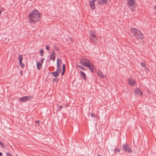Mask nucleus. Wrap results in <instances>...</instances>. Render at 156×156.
Instances as JSON below:
<instances>
[{"instance_id": "30", "label": "nucleus", "mask_w": 156, "mask_h": 156, "mask_svg": "<svg viewBox=\"0 0 156 156\" xmlns=\"http://www.w3.org/2000/svg\"><path fill=\"white\" fill-rule=\"evenodd\" d=\"M62 106H60L59 107H58V110H60L62 108Z\"/></svg>"}, {"instance_id": "14", "label": "nucleus", "mask_w": 156, "mask_h": 156, "mask_svg": "<svg viewBox=\"0 0 156 156\" xmlns=\"http://www.w3.org/2000/svg\"><path fill=\"white\" fill-rule=\"evenodd\" d=\"M97 74L98 76L101 78H105L106 77V75H103L101 71H97Z\"/></svg>"}, {"instance_id": "23", "label": "nucleus", "mask_w": 156, "mask_h": 156, "mask_svg": "<svg viewBox=\"0 0 156 156\" xmlns=\"http://www.w3.org/2000/svg\"><path fill=\"white\" fill-rule=\"evenodd\" d=\"M140 65L142 67H145L146 66V64L143 62L140 63Z\"/></svg>"}, {"instance_id": "24", "label": "nucleus", "mask_w": 156, "mask_h": 156, "mask_svg": "<svg viewBox=\"0 0 156 156\" xmlns=\"http://www.w3.org/2000/svg\"><path fill=\"white\" fill-rule=\"evenodd\" d=\"M115 152H119L120 151V150L118 149V148H116L114 149Z\"/></svg>"}, {"instance_id": "4", "label": "nucleus", "mask_w": 156, "mask_h": 156, "mask_svg": "<svg viewBox=\"0 0 156 156\" xmlns=\"http://www.w3.org/2000/svg\"><path fill=\"white\" fill-rule=\"evenodd\" d=\"M127 5L128 8L131 11H134L136 8L134 5V0H127Z\"/></svg>"}, {"instance_id": "26", "label": "nucleus", "mask_w": 156, "mask_h": 156, "mask_svg": "<svg viewBox=\"0 0 156 156\" xmlns=\"http://www.w3.org/2000/svg\"><path fill=\"white\" fill-rule=\"evenodd\" d=\"M20 66L22 68H23L24 67V64L22 63V62H21V63H20Z\"/></svg>"}, {"instance_id": "15", "label": "nucleus", "mask_w": 156, "mask_h": 156, "mask_svg": "<svg viewBox=\"0 0 156 156\" xmlns=\"http://www.w3.org/2000/svg\"><path fill=\"white\" fill-rule=\"evenodd\" d=\"M88 66H87L86 67H88L91 71L93 73L94 68L93 65L90 63Z\"/></svg>"}, {"instance_id": "28", "label": "nucleus", "mask_w": 156, "mask_h": 156, "mask_svg": "<svg viewBox=\"0 0 156 156\" xmlns=\"http://www.w3.org/2000/svg\"><path fill=\"white\" fill-rule=\"evenodd\" d=\"M6 156H12L8 152L6 153Z\"/></svg>"}, {"instance_id": "25", "label": "nucleus", "mask_w": 156, "mask_h": 156, "mask_svg": "<svg viewBox=\"0 0 156 156\" xmlns=\"http://www.w3.org/2000/svg\"><path fill=\"white\" fill-rule=\"evenodd\" d=\"M40 53L41 55V56H42L43 55V49H41L40 50Z\"/></svg>"}, {"instance_id": "3", "label": "nucleus", "mask_w": 156, "mask_h": 156, "mask_svg": "<svg viewBox=\"0 0 156 156\" xmlns=\"http://www.w3.org/2000/svg\"><path fill=\"white\" fill-rule=\"evenodd\" d=\"M89 38L93 43H96L98 40V38L96 36V34L93 31H90L89 33Z\"/></svg>"}, {"instance_id": "40", "label": "nucleus", "mask_w": 156, "mask_h": 156, "mask_svg": "<svg viewBox=\"0 0 156 156\" xmlns=\"http://www.w3.org/2000/svg\"><path fill=\"white\" fill-rule=\"evenodd\" d=\"M2 13V12L0 11V14H1Z\"/></svg>"}, {"instance_id": "10", "label": "nucleus", "mask_w": 156, "mask_h": 156, "mask_svg": "<svg viewBox=\"0 0 156 156\" xmlns=\"http://www.w3.org/2000/svg\"><path fill=\"white\" fill-rule=\"evenodd\" d=\"M96 0H92L89 2V5L90 8L94 9H95V6L94 5V2Z\"/></svg>"}, {"instance_id": "27", "label": "nucleus", "mask_w": 156, "mask_h": 156, "mask_svg": "<svg viewBox=\"0 0 156 156\" xmlns=\"http://www.w3.org/2000/svg\"><path fill=\"white\" fill-rule=\"evenodd\" d=\"M66 67L65 65L64 64H63L62 65V70L65 71Z\"/></svg>"}, {"instance_id": "34", "label": "nucleus", "mask_w": 156, "mask_h": 156, "mask_svg": "<svg viewBox=\"0 0 156 156\" xmlns=\"http://www.w3.org/2000/svg\"><path fill=\"white\" fill-rule=\"evenodd\" d=\"M40 122V121H37L35 122V123H37L38 125H39V123Z\"/></svg>"}, {"instance_id": "2", "label": "nucleus", "mask_w": 156, "mask_h": 156, "mask_svg": "<svg viewBox=\"0 0 156 156\" xmlns=\"http://www.w3.org/2000/svg\"><path fill=\"white\" fill-rule=\"evenodd\" d=\"M130 30L131 33L135 36L136 39L139 40L143 38V34L139 30L135 28H132Z\"/></svg>"}, {"instance_id": "31", "label": "nucleus", "mask_w": 156, "mask_h": 156, "mask_svg": "<svg viewBox=\"0 0 156 156\" xmlns=\"http://www.w3.org/2000/svg\"><path fill=\"white\" fill-rule=\"evenodd\" d=\"M46 49L48 51L49 50V47L48 46H47L46 47Z\"/></svg>"}, {"instance_id": "36", "label": "nucleus", "mask_w": 156, "mask_h": 156, "mask_svg": "<svg viewBox=\"0 0 156 156\" xmlns=\"http://www.w3.org/2000/svg\"><path fill=\"white\" fill-rule=\"evenodd\" d=\"M145 70H148V68H145Z\"/></svg>"}, {"instance_id": "35", "label": "nucleus", "mask_w": 156, "mask_h": 156, "mask_svg": "<svg viewBox=\"0 0 156 156\" xmlns=\"http://www.w3.org/2000/svg\"><path fill=\"white\" fill-rule=\"evenodd\" d=\"M2 153L0 152V156H2Z\"/></svg>"}, {"instance_id": "12", "label": "nucleus", "mask_w": 156, "mask_h": 156, "mask_svg": "<svg viewBox=\"0 0 156 156\" xmlns=\"http://www.w3.org/2000/svg\"><path fill=\"white\" fill-rule=\"evenodd\" d=\"M62 60L60 58H58L57 61V70L59 69V67H60L62 64Z\"/></svg>"}, {"instance_id": "33", "label": "nucleus", "mask_w": 156, "mask_h": 156, "mask_svg": "<svg viewBox=\"0 0 156 156\" xmlns=\"http://www.w3.org/2000/svg\"><path fill=\"white\" fill-rule=\"evenodd\" d=\"M44 58H42V60H41V64H42L43 63V61H44Z\"/></svg>"}, {"instance_id": "11", "label": "nucleus", "mask_w": 156, "mask_h": 156, "mask_svg": "<svg viewBox=\"0 0 156 156\" xmlns=\"http://www.w3.org/2000/svg\"><path fill=\"white\" fill-rule=\"evenodd\" d=\"M55 52L54 51H52L51 55H50V58L49 60L52 59L54 62L55 61Z\"/></svg>"}, {"instance_id": "38", "label": "nucleus", "mask_w": 156, "mask_h": 156, "mask_svg": "<svg viewBox=\"0 0 156 156\" xmlns=\"http://www.w3.org/2000/svg\"><path fill=\"white\" fill-rule=\"evenodd\" d=\"M21 73H22V71H20V74H21Z\"/></svg>"}, {"instance_id": "1", "label": "nucleus", "mask_w": 156, "mask_h": 156, "mask_svg": "<svg viewBox=\"0 0 156 156\" xmlns=\"http://www.w3.org/2000/svg\"><path fill=\"white\" fill-rule=\"evenodd\" d=\"M41 16L37 10L34 9L28 15L29 22L31 23L37 22L40 20Z\"/></svg>"}, {"instance_id": "32", "label": "nucleus", "mask_w": 156, "mask_h": 156, "mask_svg": "<svg viewBox=\"0 0 156 156\" xmlns=\"http://www.w3.org/2000/svg\"><path fill=\"white\" fill-rule=\"evenodd\" d=\"M65 70H62V71L61 73V75H63L64 74V73L65 72Z\"/></svg>"}, {"instance_id": "6", "label": "nucleus", "mask_w": 156, "mask_h": 156, "mask_svg": "<svg viewBox=\"0 0 156 156\" xmlns=\"http://www.w3.org/2000/svg\"><path fill=\"white\" fill-rule=\"evenodd\" d=\"M33 98L32 96H23L19 99V101L22 102H24L28 101L32 99Z\"/></svg>"}, {"instance_id": "21", "label": "nucleus", "mask_w": 156, "mask_h": 156, "mask_svg": "<svg viewBox=\"0 0 156 156\" xmlns=\"http://www.w3.org/2000/svg\"><path fill=\"white\" fill-rule=\"evenodd\" d=\"M59 80V79L58 78H55L53 79V82H57Z\"/></svg>"}, {"instance_id": "22", "label": "nucleus", "mask_w": 156, "mask_h": 156, "mask_svg": "<svg viewBox=\"0 0 156 156\" xmlns=\"http://www.w3.org/2000/svg\"><path fill=\"white\" fill-rule=\"evenodd\" d=\"M0 145L2 146V147H4L5 146V145L4 143H3L2 142L0 141Z\"/></svg>"}, {"instance_id": "29", "label": "nucleus", "mask_w": 156, "mask_h": 156, "mask_svg": "<svg viewBox=\"0 0 156 156\" xmlns=\"http://www.w3.org/2000/svg\"><path fill=\"white\" fill-rule=\"evenodd\" d=\"M90 115L92 117L95 116V115L93 113H91Z\"/></svg>"}, {"instance_id": "7", "label": "nucleus", "mask_w": 156, "mask_h": 156, "mask_svg": "<svg viewBox=\"0 0 156 156\" xmlns=\"http://www.w3.org/2000/svg\"><path fill=\"white\" fill-rule=\"evenodd\" d=\"M122 148L124 151H126L130 153L132 152V150L129 147L127 144H123L122 145Z\"/></svg>"}, {"instance_id": "20", "label": "nucleus", "mask_w": 156, "mask_h": 156, "mask_svg": "<svg viewBox=\"0 0 156 156\" xmlns=\"http://www.w3.org/2000/svg\"><path fill=\"white\" fill-rule=\"evenodd\" d=\"M76 66L80 68L82 70H84V71L86 70V69L82 66H81L80 65H77Z\"/></svg>"}, {"instance_id": "39", "label": "nucleus", "mask_w": 156, "mask_h": 156, "mask_svg": "<svg viewBox=\"0 0 156 156\" xmlns=\"http://www.w3.org/2000/svg\"><path fill=\"white\" fill-rule=\"evenodd\" d=\"M97 156H101L100 154H98Z\"/></svg>"}, {"instance_id": "5", "label": "nucleus", "mask_w": 156, "mask_h": 156, "mask_svg": "<svg viewBox=\"0 0 156 156\" xmlns=\"http://www.w3.org/2000/svg\"><path fill=\"white\" fill-rule=\"evenodd\" d=\"M80 62L81 64L85 67L88 66L90 63V61L87 59L83 58L80 59Z\"/></svg>"}, {"instance_id": "19", "label": "nucleus", "mask_w": 156, "mask_h": 156, "mask_svg": "<svg viewBox=\"0 0 156 156\" xmlns=\"http://www.w3.org/2000/svg\"><path fill=\"white\" fill-rule=\"evenodd\" d=\"M19 63H21L22 62V59H23V56L22 55H19Z\"/></svg>"}, {"instance_id": "13", "label": "nucleus", "mask_w": 156, "mask_h": 156, "mask_svg": "<svg viewBox=\"0 0 156 156\" xmlns=\"http://www.w3.org/2000/svg\"><path fill=\"white\" fill-rule=\"evenodd\" d=\"M128 82L130 85L133 86L135 85V81L134 80H131L130 78H129Z\"/></svg>"}, {"instance_id": "16", "label": "nucleus", "mask_w": 156, "mask_h": 156, "mask_svg": "<svg viewBox=\"0 0 156 156\" xmlns=\"http://www.w3.org/2000/svg\"><path fill=\"white\" fill-rule=\"evenodd\" d=\"M108 0H99L98 3L100 5L106 4Z\"/></svg>"}, {"instance_id": "37", "label": "nucleus", "mask_w": 156, "mask_h": 156, "mask_svg": "<svg viewBox=\"0 0 156 156\" xmlns=\"http://www.w3.org/2000/svg\"><path fill=\"white\" fill-rule=\"evenodd\" d=\"M154 8L156 10V5H155V6L154 7Z\"/></svg>"}, {"instance_id": "8", "label": "nucleus", "mask_w": 156, "mask_h": 156, "mask_svg": "<svg viewBox=\"0 0 156 156\" xmlns=\"http://www.w3.org/2000/svg\"><path fill=\"white\" fill-rule=\"evenodd\" d=\"M61 70V69H58V70L57 69L56 71L51 72V73L52 74L54 77H57L58 76Z\"/></svg>"}, {"instance_id": "17", "label": "nucleus", "mask_w": 156, "mask_h": 156, "mask_svg": "<svg viewBox=\"0 0 156 156\" xmlns=\"http://www.w3.org/2000/svg\"><path fill=\"white\" fill-rule=\"evenodd\" d=\"M37 68L38 70L41 69L42 68V64L41 63L39 62H37Z\"/></svg>"}, {"instance_id": "18", "label": "nucleus", "mask_w": 156, "mask_h": 156, "mask_svg": "<svg viewBox=\"0 0 156 156\" xmlns=\"http://www.w3.org/2000/svg\"><path fill=\"white\" fill-rule=\"evenodd\" d=\"M80 74L81 77L85 80L86 79L85 74L83 71H81L80 72Z\"/></svg>"}, {"instance_id": "9", "label": "nucleus", "mask_w": 156, "mask_h": 156, "mask_svg": "<svg viewBox=\"0 0 156 156\" xmlns=\"http://www.w3.org/2000/svg\"><path fill=\"white\" fill-rule=\"evenodd\" d=\"M134 94H138L140 96L143 95V92L140 89L138 88H137L135 90Z\"/></svg>"}]
</instances>
